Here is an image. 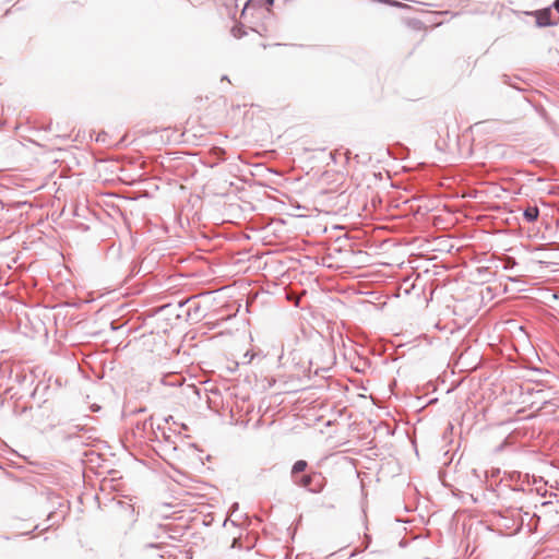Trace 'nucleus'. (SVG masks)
<instances>
[{
    "label": "nucleus",
    "instance_id": "nucleus-4",
    "mask_svg": "<svg viewBox=\"0 0 559 559\" xmlns=\"http://www.w3.org/2000/svg\"><path fill=\"white\" fill-rule=\"evenodd\" d=\"M308 464L304 460L297 461L292 468V475L295 476L298 473L304 472L307 468Z\"/></svg>",
    "mask_w": 559,
    "mask_h": 559
},
{
    "label": "nucleus",
    "instance_id": "nucleus-7",
    "mask_svg": "<svg viewBox=\"0 0 559 559\" xmlns=\"http://www.w3.org/2000/svg\"><path fill=\"white\" fill-rule=\"evenodd\" d=\"M555 8L559 11V0L555 2Z\"/></svg>",
    "mask_w": 559,
    "mask_h": 559
},
{
    "label": "nucleus",
    "instance_id": "nucleus-5",
    "mask_svg": "<svg viewBox=\"0 0 559 559\" xmlns=\"http://www.w3.org/2000/svg\"><path fill=\"white\" fill-rule=\"evenodd\" d=\"M312 481V478L310 475H305L300 478V480L296 481L299 486L308 488Z\"/></svg>",
    "mask_w": 559,
    "mask_h": 559
},
{
    "label": "nucleus",
    "instance_id": "nucleus-2",
    "mask_svg": "<svg viewBox=\"0 0 559 559\" xmlns=\"http://www.w3.org/2000/svg\"><path fill=\"white\" fill-rule=\"evenodd\" d=\"M550 16H551V12L549 9L536 11V13H535L536 24L539 27L551 25Z\"/></svg>",
    "mask_w": 559,
    "mask_h": 559
},
{
    "label": "nucleus",
    "instance_id": "nucleus-3",
    "mask_svg": "<svg viewBox=\"0 0 559 559\" xmlns=\"http://www.w3.org/2000/svg\"><path fill=\"white\" fill-rule=\"evenodd\" d=\"M527 222H535L538 218L539 211L537 206H527L523 213Z\"/></svg>",
    "mask_w": 559,
    "mask_h": 559
},
{
    "label": "nucleus",
    "instance_id": "nucleus-1",
    "mask_svg": "<svg viewBox=\"0 0 559 559\" xmlns=\"http://www.w3.org/2000/svg\"><path fill=\"white\" fill-rule=\"evenodd\" d=\"M342 178V175L340 174H336V173H330V171H325L321 178H320V186H322V189H321V192L322 193H334V192H337L340 190V187L338 186H333L331 188H323V186L325 183H329V182H336L338 179Z\"/></svg>",
    "mask_w": 559,
    "mask_h": 559
},
{
    "label": "nucleus",
    "instance_id": "nucleus-6",
    "mask_svg": "<svg viewBox=\"0 0 559 559\" xmlns=\"http://www.w3.org/2000/svg\"><path fill=\"white\" fill-rule=\"evenodd\" d=\"M274 3V0H265V4L270 8Z\"/></svg>",
    "mask_w": 559,
    "mask_h": 559
}]
</instances>
